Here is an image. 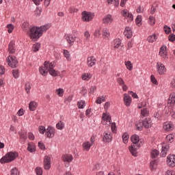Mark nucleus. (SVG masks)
Listing matches in <instances>:
<instances>
[{"label":"nucleus","mask_w":175,"mask_h":175,"mask_svg":"<svg viewBox=\"0 0 175 175\" xmlns=\"http://www.w3.org/2000/svg\"><path fill=\"white\" fill-rule=\"evenodd\" d=\"M54 68H55V64L54 62H44L43 66L39 68V72L42 76H47L49 72L51 76L57 77L59 75V72L54 70Z\"/></svg>","instance_id":"1"},{"label":"nucleus","mask_w":175,"mask_h":175,"mask_svg":"<svg viewBox=\"0 0 175 175\" xmlns=\"http://www.w3.org/2000/svg\"><path fill=\"white\" fill-rule=\"evenodd\" d=\"M18 157L17 152H8L0 159V163H10Z\"/></svg>","instance_id":"2"},{"label":"nucleus","mask_w":175,"mask_h":175,"mask_svg":"<svg viewBox=\"0 0 175 175\" xmlns=\"http://www.w3.org/2000/svg\"><path fill=\"white\" fill-rule=\"evenodd\" d=\"M29 35L30 39H34L35 40H38V39L42 36L38 27L35 26L29 28Z\"/></svg>","instance_id":"3"},{"label":"nucleus","mask_w":175,"mask_h":175,"mask_svg":"<svg viewBox=\"0 0 175 175\" xmlns=\"http://www.w3.org/2000/svg\"><path fill=\"white\" fill-rule=\"evenodd\" d=\"M94 17H95V14L94 12L83 11L81 13V20L85 23H90V21H92V20H94Z\"/></svg>","instance_id":"4"},{"label":"nucleus","mask_w":175,"mask_h":175,"mask_svg":"<svg viewBox=\"0 0 175 175\" xmlns=\"http://www.w3.org/2000/svg\"><path fill=\"white\" fill-rule=\"evenodd\" d=\"M8 65L10 66V68H16L17 66V64L18 62L17 61V58L13 55H9L6 59Z\"/></svg>","instance_id":"5"},{"label":"nucleus","mask_w":175,"mask_h":175,"mask_svg":"<svg viewBox=\"0 0 175 175\" xmlns=\"http://www.w3.org/2000/svg\"><path fill=\"white\" fill-rule=\"evenodd\" d=\"M62 159L65 163V167H68L69 163L73 161V156L70 154H65L62 155Z\"/></svg>","instance_id":"6"},{"label":"nucleus","mask_w":175,"mask_h":175,"mask_svg":"<svg viewBox=\"0 0 175 175\" xmlns=\"http://www.w3.org/2000/svg\"><path fill=\"white\" fill-rule=\"evenodd\" d=\"M163 129L165 132H172L174 129V124L172 121H167L163 123Z\"/></svg>","instance_id":"7"},{"label":"nucleus","mask_w":175,"mask_h":175,"mask_svg":"<svg viewBox=\"0 0 175 175\" xmlns=\"http://www.w3.org/2000/svg\"><path fill=\"white\" fill-rule=\"evenodd\" d=\"M45 135L49 139H53L55 135V129L51 126H49L46 129Z\"/></svg>","instance_id":"8"},{"label":"nucleus","mask_w":175,"mask_h":175,"mask_svg":"<svg viewBox=\"0 0 175 175\" xmlns=\"http://www.w3.org/2000/svg\"><path fill=\"white\" fill-rule=\"evenodd\" d=\"M157 72L159 75H163L166 73V67L165 65L161 62H157L156 65Z\"/></svg>","instance_id":"9"},{"label":"nucleus","mask_w":175,"mask_h":175,"mask_svg":"<svg viewBox=\"0 0 175 175\" xmlns=\"http://www.w3.org/2000/svg\"><path fill=\"white\" fill-rule=\"evenodd\" d=\"M122 17L126 18L128 21H133V15L128 11V10H123L120 12Z\"/></svg>","instance_id":"10"},{"label":"nucleus","mask_w":175,"mask_h":175,"mask_svg":"<svg viewBox=\"0 0 175 175\" xmlns=\"http://www.w3.org/2000/svg\"><path fill=\"white\" fill-rule=\"evenodd\" d=\"M139 148H140V146L135 144H132L131 146L129 147V150L133 157H137V150H139Z\"/></svg>","instance_id":"11"},{"label":"nucleus","mask_w":175,"mask_h":175,"mask_svg":"<svg viewBox=\"0 0 175 175\" xmlns=\"http://www.w3.org/2000/svg\"><path fill=\"white\" fill-rule=\"evenodd\" d=\"M167 165L169 167H174L175 166V155L170 154L167 157Z\"/></svg>","instance_id":"12"},{"label":"nucleus","mask_w":175,"mask_h":175,"mask_svg":"<svg viewBox=\"0 0 175 175\" xmlns=\"http://www.w3.org/2000/svg\"><path fill=\"white\" fill-rule=\"evenodd\" d=\"M114 21V18H113V16L111 14H107L104 18H103V24H105V25H110L111 23Z\"/></svg>","instance_id":"13"},{"label":"nucleus","mask_w":175,"mask_h":175,"mask_svg":"<svg viewBox=\"0 0 175 175\" xmlns=\"http://www.w3.org/2000/svg\"><path fill=\"white\" fill-rule=\"evenodd\" d=\"M159 55L163 58V59H167V51L166 46H162L159 50Z\"/></svg>","instance_id":"14"},{"label":"nucleus","mask_w":175,"mask_h":175,"mask_svg":"<svg viewBox=\"0 0 175 175\" xmlns=\"http://www.w3.org/2000/svg\"><path fill=\"white\" fill-rule=\"evenodd\" d=\"M51 167V159L50 157L45 156L44 159V169L49 170Z\"/></svg>","instance_id":"15"},{"label":"nucleus","mask_w":175,"mask_h":175,"mask_svg":"<svg viewBox=\"0 0 175 175\" xmlns=\"http://www.w3.org/2000/svg\"><path fill=\"white\" fill-rule=\"evenodd\" d=\"M123 100L125 106H126V107H129L132 103V97H131L128 94H124Z\"/></svg>","instance_id":"16"},{"label":"nucleus","mask_w":175,"mask_h":175,"mask_svg":"<svg viewBox=\"0 0 175 175\" xmlns=\"http://www.w3.org/2000/svg\"><path fill=\"white\" fill-rule=\"evenodd\" d=\"M96 64V59L94 56H90L87 58V65L89 68H92V66H95Z\"/></svg>","instance_id":"17"},{"label":"nucleus","mask_w":175,"mask_h":175,"mask_svg":"<svg viewBox=\"0 0 175 175\" xmlns=\"http://www.w3.org/2000/svg\"><path fill=\"white\" fill-rule=\"evenodd\" d=\"M51 27V24H46V25H42L40 27H38V31H40L41 36L42 35H43V33H44V32H46L47 30L50 29Z\"/></svg>","instance_id":"18"},{"label":"nucleus","mask_w":175,"mask_h":175,"mask_svg":"<svg viewBox=\"0 0 175 175\" xmlns=\"http://www.w3.org/2000/svg\"><path fill=\"white\" fill-rule=\"evenodd\" d=\"M102 35L104 40H109L110 39V31H109V29L107 27L103 28L102 30Z\"/></svg>","instance_id":"19"},{"label":"nucleus","mask_w":175,"mask_h":175,"mask_svg":"<svg viewBox=\"0 0 175 175\" xmlns=\"http://www.w3.org/2000/svg\"><path fill=\"white\" fill-rule=\"evenodd\" d=\"M142 124L144 125V128L148 129V128H151L152 126V121L150 118H146L143 120Z\"/></svg>","instance_id":"20"},{"label":"nucleus","mask_w":175,"mask_h":175,"mask_svg":"<svg viewBox=\"0 0 175 175\" xmlns=\"http://www.w3.org/2000/svg\"><path fill=\"white\" fill-rule=\"evenodd\" d=\"M113 139V135H111V133L105 132L104 133L103 142L105 143H110Z\"/></svg>","instance_id":"21"},{"label":"nucleus","mask_w":175,"mask_h":175,"mask_svg":"<svg viewBox=\"0 0 175 175\" xmlns=\"http://www.w3.org/2000/svg\"><path fill=\"white\" fill-rule=\"evenodd\" d=\"M66 40L69 46H73L75 40H76V38L73 37L72 34H68L66 36Z\"/></svg>","instance_id":"22"},{"label":"nucleus","mask_w":175,"mask_h":175,"mask_svg":"<svg viewBox=\"0 0 175 175\" xmlns=\"http://www.w3.org/2000/svg\"><path fill=\"white\" fill-rule=\"evenodd\" d=\"M103 124H109L110 125L111 122V118L107 113H103L102 116Z\"/></svg>","instance_id":"23"},{"label":"nucleus","mask_w":175,"mask_h":175,"mask_svg":"<svg viewBox=\"0 0 175 175\" xmlns=\"http://www.w3.org/2000/svg\"><path fill=\"white\" fill-rule=\"evenodd\" d=\"M167 103L171 107H173V106H174V104H175V93L174 92L171 93V94L170 95Z\"/></svg>","instance_id":"24"},{"label":"nucleus","mask_w":175,"mask_h":175,"mask_svg":"<svg viewBox=\"0 0 175 175\" xmlns=\"http://www.w3.org/2000/svg\"><path fill=\"white\" fill-rule=\"evenodd\" d=\"M124 34L127 39H131L133 36L132 29L129 27H126L124 29Z\"/></svg>","instance_id":"25"},{"label":"nucleus","mask_w":175,"mask_h":175,"mask_svg":"<svg viewBox=\"0 0 175 175\" xmlns=\"http://www.w3.org/2000/svg\"><path fill=\"white\" fill-rule=\"evenodd\" d=\"M83 151H90L92 145L90 144V141H86L82 144Z\"/></svg>","instance_id":"26"},{"label":"nucleus","mask_w":175,"mask_h":175,"mask_svg":"<svg viewBox=\"0 0 175 175\" xmlns=\"http://www.w3.org/2000/svg\"><path fill=\"white\" fill-rule=\"evenodd\" d=\"M29 109L30 111H35L38 109V103L36 101H31L29 104Z\"/></svg>","instance_id":"27"},{"label":"nucleus","mask_w":175,"mask_h":175,"mask_svg":"<svg viewBox=\"0 0 175 175\" xmlns=\"http://www.w3.org/2000/svg\"><path fill=\"white\" fill-rule=\"evenodd\" d=\"M131 140L133 144H138L137 143L140 141V137L139 135L134 134L131 137Z\"/></svg>","instance_id":"28"},{"label":"nucleus","mask_w":175,"mask_h":175,"mask_svg":"<svg viewBox=\"0 0 175 175\" xmlns=\"http://www.w3.org/2000/svg\"><path fill=\"white\" fill-rule=\"evenodd\" d=\"M81 79L85 81H89V80L92 79V75L91 73H83L81 75Z\"/></svg>","instance_id":"29"},{"label":"nucleus","mask_w":175,"mask_h":175,"mask_svg":"<svg viewBox=\"0 0 175 175\" xmlns=\"http://www.w3.org/2000/svg\"><path fill=\"white\" fill-rule=\"evenodd\" d=\"M27 150L29 152H35L36 151V146L33 143H29L27 146Z\"/></svg>","instance_id":"30"},{"label":"nucleus","mask_w":175,"mask_h":175,"mask_svg":"<svg viewBox=\"0 0 175 175\" xmlns=\"http://www.w3.org/2000/svg\"><path fill=\"white\" fill-rule=\"evenodd\" d=\"M157 39H158V37H157V34L154 33L152 36H149L147 40L149 43H154V42H157Z\"/></svg>","instance_id":"31"},{"label":"nucleus","mask_w":175,"mask_h":175,"mask_svg":"<svg viewBox=\"0 0 175 175\" xmlns=\"http://www.w3.org/2000/svg\"><path fill=\"white\" fill-rule=\"evenodd\" d=\"M8 51L10 54H14L16 53V49H14V43L13 42L9 44Z\"/></svg>","instance_id":"32"},{"label":"nucleus","mask_w":175,"mask_h":175,"mask_svg":"<svg viewBox=\"0 0 175 175\" xmlns=\"http://www.w3.org/2000/svg\"><path fill=\"white\" fill-rule=\"evenodd\" d=\"M103 102H106V96H100L97 97L96 100V103H97V105H100Z\"/></svg>","instance_id":"33"},{"label":"nucleus","mask_w":175,"mask_h":175,"mask_svg":"<svg viewBox=\"0 0 175 175\" xmlns=\"http://www.w3.org/2000/svg\"><path fill=\"white\" fill-rule=\"evenodd\" d=\"M113 47L114 49H118L121 46V39L118 38L113 40Z\"/></svg>","instance_id":"34"},{"label":"nucleus","mask_w":175,"mask_h":175,"mask_svg":"<svg viewBox=\"0 0 175 175\" xmlns=\"http://www.w3.org/2000/svg\"><path fill=\"white\" fill-rule=\"evenodd\" d=\"M56 128L59 131H62V129L65 128V123H64L62 121H59L58 123H57Z\"/></svg>","instance_id":"35"},{"label":"nucleus","mask_w":175,"mask_h":175,"mask_svg":"<svg viewBox=\"0 0 175 175\" xmlns=\"http://www.w3.org/2000/svg\"><path fill=\"white\" fill-rule=\"evenodd\" d=\"M141 116L142 117H148L150 116V111L145 108L141 111Z\"/></svg>","instance_id":"36"},{"label":"nucleus","mask_w":175,"mask_h":175,"mask_svg":"<svg viewBox=\"0 0 175 175\" xmlns=\"http://www.w3.org/2000/svg\"><path fill=\"white\" fill-rule=\"evenodd\" d=\"M169 149L168 146H162V150L161 152V155L163 157H166V154H167V150Z\"/></svg>","instance_id":"37"},{"label":"nucleus","mask_w":175,"mask_h":175,"mask_svg":"<svg viewBox=\"0 0 175 175\" xmlns=\"http://www.w3.org/2000/svg\"><path fill=\"white\" fill-rule=\"evenodd\" d=\"M165 140L167 142V143H173L174 140V136L173 134H169L166 136Z\"/></svg>","instance_id":"38"},{"label":"nucleus","mask_w":175,"mask_h":175,"mask_svg":"<svg viewBox=\"0 0 175 175\" xmlns=\"http://www.w3.org/2000/svg\"><path fill=\"white\" fill-rule=\"evenodd\" d=\"M40 49V43L37 42L33 45L32 50L33 53H36L39 51Z\"/></svg>","instance_id":"39"},{"label":"nucleus","mask_w":175,"mask_h":175,"mask_svg":"<svg viewBox=\"0 0 175 175\" xmlns=\"http://www.w3.org/2000/svg\"><path fill=\"white\" fill-rule=\"evenodd\" d=\"M6 28L8 29V33H12V32H13L14 30V25L12 23L8 24L6 25Z\"/></svg>","instance_id":"40"},{"label":"nucleus","mask_w":175,"mask_h":175,"mask_svg":"<svg viewBox=\"0 0 175 175\" xmlns=\"http://www.w3.org/2000/svg\"><path fill=\"white\" fill-rule=\"evenodd\" d=\"M122 137L124 144H126V143H128V140H129V135L128 134V133H124L122 135Z\"/></svg>","instance_id":"41"},{"label":"nucleus","mask_w":175,"mask_h":175,"mask_svg":"<svg viewBox=\"0 0 175 175\" xmlns=\"http://www.w3.org/2000/svg\"><path fill=\"white\" fill-rule=\"evenodd\" d=\"M158 155H159V152L156 150V149H153L151 151V153H150V157L151 158H157V157H158Z\"/></svg>","instance_id":"42"},{"label":"nucleus","mask_w":175,"mask_h":175,"mask_svg":"<svg viewBox=\"0 0 175 175\" xmlns=\"http://www.w3.org/2000/svg\"><path fill=\"white\" fill-rule=\"evenodd\" d=\"M77 106L79 109H84L85 107V101L83 100L78 101Z\"/></svg>","instance_id":"43"},{"label":"nucleus","mask_w":175,"mask_h":175,"mask_svg":"<svg viewBox=\"0 0 175 175\" xmlns=\"http://www.w3.org/2000/svg\"><path fill=\"white\" fill-rule=\"evenodd\" d=\"M124 64L128 70H132V69H133V65L132 64V62H131V61L125 62Z\"/></svg>","instance_id":"44"},{"label":"nucleus","mask_w":175,"mask_h":175,"mask_svg":"<svg viewBox=\"0 0 175 175\" xmlns=\"http://www.w3.org/2000/svg\"><path fill=\"white\" fill-rule=\"evenodd\" d=\"M22 28L23 31H25V32H28V30L29 29V23L24 22L22 25Z\"/></svg>","instance_id":"45"},{"label":"nucleus","mask_w":175,"mask_h":175,"mask_svg":"<svg viewBox=\"0 0 175 175\" xmlns=\"http://www.w3.org/2000/svg\"><path fill=\"white\" fill-rule=\"evenodd\" d=\"M150 167L151 170H155L157 169V160L150 161Z\"/></svg>","instance_id":"46"},{"label":"nucleus","mask_w":175,"mask_h":175,"mask_svg":"<svg viewBox=\"0 0 175 175\" xmlns=\"http://www.w3.org/2000/svg\"><path fill=\"white\" fill-rule=\"evenodd\" d=\"M10 175H20V171H18L17 167H14L10 171Z\"/></svg>","instance_id":"47"},{"label":"nucleus","mask_w":175,"mask_h":175,"mask_svg":"<svg viewBox=\"0 0 175 175\" xmlns=\"http://www.w3.org/2000/svg\"><path fill=\"white\" fill-rule=\"evenodd\" d=\"M55 92L57 95H58V96L59 97L64 96V89L62 88L57 89Z\"/></svg>","instance_id":"48"},{"label":"nucleus","mask_w":175,"mask_h":175,"mask_svg":"<svg viewBox=\"0 0 175 175\" xmlns=\"http://www.w3.org/2000/svg\"><path fill=\"white\" fill-rule=\"evenodd\" d=\"M148 23L150 24V25H155V17L152 16H149V18H148Z\"/></svg>","instance_id":"49"},{"label":"nucleus","mask_w":175,"mask_h":175,"mask_svg":"<svg viewBox=\"0 0 175 175\" xmlns=\"http://www.w3.org/2000/svg\"><path fill=\"white\" fill-rule=\"evenodd\" d=\"M12 75L14 79H18V77L20 76V71H18V70H13Z\"/></svg>","instance_id":"50"},{"label":"nucleus","mask_w":175,"mask_h":175,"mask_svg":"<svg viewBox=\"0 0 175 175\" xmlns=\"http://www.w3.org/2000/svg\"><path fill=\"white\" fill-rule=\"evenodd\" d=\"M116 81L118 83V84L119 85H123L125 84V81H124V79L121 78V77H118L117 79H116Z\"/></svg>","instance_id":"51"},{"label":"nucleus","mask_w":175,"mask_h":175,"mask_svg":"<svg viewBox=\"0 0 175 175\" xmlns=\"http://www.w3.org/2000/svg\"><path fill=\"white\" fill-rule=\"evenodd\" d=\"M64 55L68 61L70 59V53L68 51V50H64Z\"/></svg>","instance_id":"52"},{"label":"nucleus","mask_w":175,"mask_h":175,"mask_svg":"<svg viewBox=\"0 0 175 175\" xmlns=\"http://www.w3.org/2000/svg\"><path fill=\"white\" fill-rule=\"evenodd\" d=\"M46 127H44V126H40L38 127V131L40 132V133H42V135H44V132H46Z\"/></svg>","instance_id":"53"},{"label":"nucleus","mask_w":175,"mask_h":175,"mask_svg":"<svg viewBox=\"0 0 175 175\" xmlns=\"http://www.w3.org/2000/svg\"><path fill=\"white\" fill-rule=\"evenodd\" d=\"M35 172L37 175H42L43 174V170H42V167H36L35 170Z\"/></svg>","instance_id":"54"},{"label":"nucleus","mask_w":175,"mask_h":175,"mask_svg":"<svg viewBox=\"0 0 175 175\" xmlns=\"http://www.w3.org/2000/svg\"><path fill=\"white\" fill-rule=\"evenodd\" d=\"M101 34L102 33H100V29H98L95 30V31L94 33V36L95 38H99Z\"/></svg>","instance_id":"55"},{"label":"nucleus","mask_w":175,"mask_h":175,"mask_svg":"<svg viewBox=\"0 0 175 175\" xmlns=\"http://www.w3.org/2000/svg\"><path fill=\"white\" fill-rule=\"evenodd\" d=\"M25 91L27 94H29V90H31V84L29 83H27L25 85Z\"/></svg>","instance_id":"56"},{"label":"nucleus","mask_w":175,"mask_h":175,"mask_svg":"<svg viewBox=\"0 0 175 175\" xmlns=\"http://www.w3.org/2000/svg\"><path fill=\"white\" fill-rule=\"evenodd\" d=\"M150 79L153 84H155V85H158V81H157V79H155V77L154 75H151Z\"/></svg>","instance_id":"57"},{"label":"nucleus","mask_w":175,"mask_h":175,"mask_svg":"<svg viewBox=\"0 0 175 175\" xmlns=\"http://www.w3.org/2000/svg\"><path fill=\"white\" fill-rule=\"evenodd\" d=\"M164 31H165V33L169 34V33H170V32H172V29H170V27L165 25Z\"/></svg>","instance_id":"58"},{"label":"nucleus","mask_w":175,"mask_h":175,"mask_svg":"<svg viewBox=\"0 0 175 175\" xmlns=\"http://www.w3.org/2000/svg\"><path fill=\"white\" fill-rule=\"evenodd\" d=\"M95 91H96V86H92L90 90V95H94Z\"/></svg>","instance_id":"59"},{"label":"nucleus","mask_w":175,"mask_h":175,"mask_svg":"<svg viewBox=\"0 0 175 175\" xmlns=\"http://www.w3.org/2000/svg\"><path fill=\"white\" fill-rule=\"evenodd\" d=\"M135 23L137 25L142 23V16L138 15L135 19Z\"/></svg>","instance_id":"60"},{"label":"nucleus","mask_w":175,"mask_h":175,"mask_svg":"<svg viewBox=\"0 0 175 175\" xmlns=\"http://www.w3.org/2000/svg\"><path fill=\"white\" fill-rule=\"evenodd\" d=\"M38 147L39 148H40V150L46 149V146H44V144H43V142H38Z\"/></svg>","instance_id":"61"},{"label":"nucleus","mask_w":175,"mask_h":175,"mask_svg":"<svg viewBox=\"0 0 175 175\" xmlns=\"http://www.w3.org/2000/svg\"><path fill=\"white\" fill-rule=\"evenodd\" d=\"M84 36L87 40H90V38L91 37V34H90V32L85 31Z\"/></svg>","instance_id":"62"},{"label":"nucleus","mask_w":175,"mask_h":175,"mask_svg":"<svg viewBox=\"0 0 175 175\" xmlns=\"http://www.w3.org/2000/svg\"><path fill=\"white\" fill-rule=\"evenodd\" d=\"M165 175H175V172H174V170H168L165 172Z\"/></svg>","instance_id":"63"},{"label":"nucleus","mask_w":175,"mask_h":175,"mask_svg":"<svg viewBox=\"0 0 175 175\" xmlns=\"http://www.w3.org/2000/svg\"><path fill=\"white\" fill-rule=\"evenodd\" d=\"M111 129L113 133H116V123H111Z\"/></svg>","instance_id":"64"}]
</instances>
